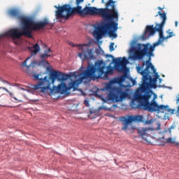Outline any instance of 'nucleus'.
Here are the masks:
<instances>
[{
  "label": "nucleus",
  "mask_w": 179,
  "mask_h": 179,
  "mask_svg": "<svg viewBox=\"0 0 179 179\" xmlns=\"http://www.w3.org/2000/svg\"><path fill=\"white\" fill-rule=\"evenodd\" d=\"M85 2V0H76V7H71L69 4H64L62 6H55V8L57 9L55 11V17L57 20L65 19L68 20L71 16H75V15H79L83 17L85 16H99L102 17L106 23H103L102 25H98L95 27L94 34L96 36L97 38H101L103 34H106L108 31L110 37L116 38L117 34L114 31L118 30V23L114 22H118L120 15L118 14V10H117V1L114 0H108L105 8H97L96 7L86 6L82 9L80 3Z\"/></svg>",
  "instance_id": "1"
},
{
  "label": "nucleus",
  "mask_w": 179,
  "mask_h": 179,
  "mask_svg": "<svg viewBox=\"0 0 179 179\" xmlns=\"http://www.w3.org/2000/svg\"><path fill=\"white\" fill-rule=\"evenodd\" d=\"M160 16L162 19L160 24H157L155 27L153 25H148L146 27L144 34L142 35V39L146 40L148 38V33L149 36H153L156 31L159 33V38L158 41L153 45L150 43H136L133 42L130 48V52H132L131 59L133 61H142L144 57H153V52L156 49V47L159 44H162L164 41V38L163 37V27L166 24V20H167V17L166 16V13H162L160 11L155 15V17Z\"/></svg>",
  "instance_id": "2"
},
{
  "label": "nucleus",
  "mask_w": 179,
  "mask_h": 179,
  "mask_svg": "<svg viewBox=\"0 0 179 179\" xmlns=\"http://www.w3.org/2000/svg\"><path fill=\"white\" fill-rule=\"evenodd\" d=\"M45 26H50V29H52V24L50 22L48 19L45 18L43 21L37 22L35 24H22V27L21 31L19 29L15 28L8 31L4 36H8L13 40L15 44H19V41L16 40H20L22 38V36L28 37L29 38H33V35H31V31L36 30H43Z\"/></svg>",
  "instance_id": "3"
},
{
  "label": "nucleus",
  "mask_w": 179,
  "mask_h": 179,
  "mask_svg": "<svg viewBox=\"0 0 179 179\" xmlns=\"http://www.w3.org/2000/svg\"><path fill=\"white\" fill-rule=\"evenodd\" d=\"M33 78L39 82L33 86L34 90H39L41 93H47L48 90L52 92L51 84L54 85L55 80L64 82L71 78V75L63 73L61 71H53L50 72V77L45 76L43 78L41 74H34Z\"/></svg>",
  "instance_id": "4"
},
{
  "label": "nucleus",
  "mask_w": 179,
  "mask_h": 179,
  "mask_svg": "<svg viewBox=\"0 0 179 179\" xmlns=\"http://www.w3.org/2000/svg\"><path fill=\"white\" fill-rule=\"evenodd\" d=\"M106 69V65L102 62L95 63V66H91L86 71H83V74L80 80L83 79H88V78H92L94 76V73H98V78L107 80L108 79V74L112 75L113 73L114 69L110 66L107 67V71H104Z\"/></svg>",
  "instance_id": "5"
},
{
  "label": "nucleus",
  "mask_w": 179,
  "mask_h": 179,
  "mask_svg": "<svg viewBox=\"0 0 179 179\" xmlns=\"http://www.w3.org/2000/svg\"><path fill=\"white\" fill-rule=\"evenodd\" d=\"M108 92V99L113 103H120L125 100L128 97V93L122 90V88L120 87H115L113 85L112 83H108L106 85V87L103 89Z\"/></svg>",
  "instance_id": "6"
},
{
  "label": "nucleus",
  "mask_w": 179,
  "mask_h": 179,
  "mask_svg": "<svg viewBox=\"0 0 179 179\" xmlns=\"http://www.w3.org/2000/svg\"><path fill=\"white\" fill-rule=\"evenodd\" d=\"M152 94H153L152 90L146 91L143 94V99L144 100V103H143V110L153 113V111H157V110H166V108L169 107V105H157V103L155 101V99L152 100V103H150L149 100L150 99V97H152Z\"/></svg>",
  "instance_id": "7"
},
{
  "label": "nucleus",
  "mask_w": 179,
  "mask_h": 179,
  "mask_svg": "<svg viewBox=\"0 0 179 179\" xmlns=\"http://www.w3.org/2000/svg\"><path fill=\"white\" fill-rule=\"evenodd\" d=\"M71 47H78V50H81V52L78 53L80 59L86 61V59H94V49L90 48V43L87 44H74L70 43Z\"/></svg>",
  "instance_id": "8"
},
{
  "label": "nucleus",
  "mask_w": 179,
  "mask_h": 179,
  "mask_svg": "<svg viewBox=\"0 0 179 179\" xmlns=\"http://www.w3.org/2000/svg\"><path fill=\"white\" fill-rule=\"evenodd\" d=\"M8 14L11 17H15V19L20 20V22H21L22 24H30L37 23V22H36L33 21V20L23 16V15L20 13V11L16 8H11L8 10Z\"/></svg>",
  "instance_id": "9"
},
{
  "label": "nucleus",
  "mask_w": 179,
  "mask_h": 179,
  "mask_svg": "<svg viewBox=\"0 0 179 179\" xmlns=\"http://www.w3.org/2000/svg\"><path fill=\"white\" fill-rule=\"evenodd\" d=\"M149 57L148 60L147 61H143L141 66H138L136 67V70L138 73H141L142 75L143 78V76H145L148 73H152L150 72V69H152V71H156V68H155V66L152 64V62H150V60L152 59L150 57L152 56H148Z\"/></svg>",
  "instance_id": "10"
},
{
  "label": "nucleus",
  "mask_w": 179,
  "mask_h": 179,
  "mask_svg": "<svg viewBox=\"0 0 179 179\" xmlns=\"http://www.w3.org/2000/svg\"><path fill=\"white\" fill-rule=\"evenodd\" d=\"M83 76V73L80 76L79 80H75L69 84V87L65 84V83H62L57 87V91L61 94H65L66 92H69L71 89H74V90L78 87L79 85V82H83L85 79L80 80L81 78Z\"/></svg>",
  "instance_id": "11"
},
{
  "label": "nucleus",
  "mask_w": 179,
  "mask_h": 179,
  "mask_svg": "<svg viewBox=\"0 0 179 179\" xmlns=\"http://www.w3.org/2000/svg\"><path fill=\"white\" fill-rule=\"evenodd\" d=\"M120 121L124 124V127H122L123 131L128 129V126L131 122H143V115H129L127 117H122Z\"/></svg>",
  "instance_id": "12"
},
{
  "label": "nucleus",
  "mask_w": 179,
  "mask_h": 179,
  "mask_svg": "<svg viewBox=\"0 0 179 179\" xmlns=\"http://www.w3.org/2000/svg\"><path fill=\"white\" fill-rule=\"evenodd\" d=\"M150 74L151 73H148L142 78V84L140 87V89L143 93H146V92L148 91V86H150V85H155V83L157 82V78L155 77L154 78H152Z\"/></svg>",
  "instance_id": "13"
},
{
  "label": "nucleus",
  "mask_w": 179,
  "mask_h": 179,
  "mask_svg": "<svg viewBox=\"0 0 179 179\" xmlns=\"http://www.w3.org/2000/svg\"><path fill=\"white\" fill-rule=\"evenodd\" d=\"M29 50L31 52V56L22 62V66H26L27 69L34 68V66L36 65V62H31L30 64L27 65V61H29L33 55H37V54L40 52V45H38V43L34 44L32 47H29Z\"/></svg>",
  "instance_id": "14"
},
{
  "label": "nucleus",
  "mask_w": 179,
  "mask_h": 179,
  "mask_svg": "<svg viewBox=\"0 0 179 179\" xmlns=\"http://www.w3.org/2000/svg\"><path fill=\"white\" fill-rule=\"evenodd\" d=\"M144 101L143 94L141 93H136L134 98L131 101V106L132 108H142L143 110V104Z\"/></svg>",
  "instance_id": "15"
},
{
  "label": "nucleus",
  "mask_w": 179,
  "mask_h": 179,
  "mask_svg": "<svg viewBox=\"0 0 179 179\" xmlns=\"http://www.w3.org/2000/svg\"><path fill=\"white\" fill-rule=\"evenodd\" d=\"M138 134L143 141L145 142H149V138H150V135L152 134V130L149 128H139L137 130Z\"/></svg>",
  "instance_id": "16"
},
{
  "label": "nucleus",
  "mask_w": 179,
  "mask_h": 179,
  "mask_svg": "<svg viewBox=\"0 0 179 179\" xmlns=\"http://www.w3.org/2000/svg\"><path fill=\"white\" fill-rule=\"evenodd\" d=\"M113 62L115 64V68L117 71H122V68H125L127 66V64H128V60L127 58L121 57L116 58L113 59Z\"/></svg>",
  "instance_id": "17"
},
{
  "label": "nucleus",
  "mask_w": 179,
  "mask_h": 179,
  "mask_svg": "<svg viewBox=\"0 0 179 179\" xmlns=\"http://www.w3.org/2000/svg\"><path fill=\"white\" fill-rule=\"evenodd\" d=\"M45 54H42L41 55V64H46V65H48V62L46 61L47 58L51 57V55H50V52H52V51L51 50V48H48L46 49L44 51Z\"/></svg>",
  "instance_id": "18"
},
{
  "label": "nucleus",
  "mask_w": 179,
  "mask_h": 179,
  "mask_svg": "<svg viewBox=\"0 0 179 179\" xmlns=\"http://www.w3.org/2000/svg\"><path fill=\"white\" fill-rule=\"evenodd\" d=\"M159 142H160V145L162 146H165L166 143H171L174 145V143H176V140L171 137L168 138L167 139H165L164 137H162L159 139Z\"/></svg>",
  "instance_id": "19"
},
{
  "label": "nucleus",
  "mask_w": 179,
  "mask_h": 179,
  "mask_svg": "<svg viewBox=\"0 0 179 179\" xmlns=\"http://www.w3.org/2000/svg\"><path fill=\"white\" fill-rule=\"evenodd\" d=\"M127 78H128V74L124 73V75L117 78V83H123V82H125V79H127Z\"/></svg>",
  "instance_id": "20"
},
{
  "label": "nucleus",
  "mask_w": 179,
  "mask_h": 179,
  "mask_svg": "<svg viewBox=\"0 0 179 179\" xmlns=\"http://www.w3.org/2000/svg\"><path fill=\"white\" fill-rule=\"evenodd\" d=\"M1 89H3V90H5V92H6V93H8L9 96L12 99H14V100H15V101H19V100L17 99L16 97H15V94H13V93L10 92L8 89H6V87H1Z\"/></svg>",
  "instance_id": "21"
},
{
  "label": "nucleus",
  "mask_w": 179,
  "mask_h": 179,
  "mask_svg": "<svg viewBox=\"0 0 179 179\" xmlns=\"http://www.w3.org/2000/svg\"><path fill=\"white\" fill-rule=\"evenodd\" d=\"M170 29H169V31H167V33H168V36H166V37H164V35H163V38H164V41L165 40H167L168 38H171V37H173L174 35V32L173 31H171Z\"/></svg>",
  "instance_id": "22"
},
{
  "label": "nucleus",
  "mask_w": 179,
  "mask_h": 179,
  "mask_svg": "<svg viewBox=\"0 0 179 179\" xmlns=\"http://www.w3.org/2000/svg\"><path fill=\"white\" fill-rule=\"evenodd\" d=\"M162 110H165V111H168V114H170L171 115H173V114H174L176 110L174 109H171L169 108V106L167 108H166V109H162Z\"/></svg>",
  "instance_id": "23"
},
{
  "label": "nucleus",
  "mask_w": 179,
  "mask_h": 179,
  "mask_svg": "<svg viewBox=\"0 0 179 179\" xmlns=\"http://www.w3.org/2000/svg\"><path fill=\"white\" fill-rule=\"evenodd\" d=\"M95 52L97 54V55H100L101 54L104 53V51H103V49H101L100 47L96 49Z\"/></svg>",
  "instance_id": "24"
},
{
  "label": "nucleus",
  "mask_w": 179,
  "mask_h": 179,
  "mask_svg": "<svg viewBox=\"0 0 179 179\" xmlns=\"http://www.w3.org/2000/svg\"><path fill=\"white\" fill-rule=\"evenodd\" d=\"M0 82H2L3 83H6V85H10V83L9 81L5 80L3 78L0 77Z\"/></svg>",
  "instance_id": "25"
},
{
  "label": "nucleus",
  "mask_w": 179,
  "mask_h": 179,
  "mask_svg": "<svg viewBox=\"0 0 179 179\" xmlns=\"http://www.w3.org/2000/svg\"><path fill=\"white\" fill-rule=\"evenodd\" d=\"M114 45H115L114 43H110V46H109V50L110 52L114 51Z\"/></svg>",
  "instance_id": "26"
},
{
  "label": "nucleus",
  "mask_w": 179,
  "mask_h": 179,
  "mask_svg": "<svg viewBox=\"0 0 179 179\" xmlns=\"http://www.w3.org/2000/svg\"><path fill=\"white\" fill-rule=\"evenodd\" d=\"M152 71L153 73L155 74V78H157V79H159L160 76H159L157 72H156V71H157L156 69H155V70H152Z\"/></svg>",
  "instance_id": "27"
},
{
  "label": "nucleus",
  "mask_w": 179,
  "mask_h": 179,
  "mask_svg": "<svg viewBox=\"0 0 179 179\" xmlns=\"http://www.w3.org/2000/svg\"><path fill=\"white\" fill-rule=\"evenodd\" d=\"M174 146H176V148H178V149H179V142L175 141Z\"/></svg>",
  "instance_id": "28"
},
{
  "label": "nucleus",
  "mask_w": 179,
  "mask_h": 179,
  "mask_svg": "<svg viewBox=\"0 0 179 179\" xmlns=\"http://www.w3.org/2000/svg\"><path fill=\"white\" fill-rule=\"evenodd\" d=\"M84 104L87 106V107H89V101L85 100L84 101Z\"/></svg>",
  "instance_id": "29"
},
{
  "label": "nucleus",
  "mask_w": 179,
  "mask_h": 179,
  "mask_svg": "<svg viewBox=\"0 0 179 179\" xmlns=\"http://www.w3.org/2000/svg\"><path fill=\"white\" fill-rule=\"evenodd\" d=\"M152 121L151 120L145 121V124H152Z\"/></svg>",
  "instance_id": "30"
},
{
  "label": "nucleus",
  "mask_w": 179,
  "mask_h": 179,
  "mask_svg": "<svg viewBox=\"0 0 179 179\" xmlns=\"http://www.w3.org/2000/svg\"><path fill=\"white\" fill-rule=\"evenodd\" d=\"M132 83H133V86H135V85H136V80H133Z\"/></svg>",
  "instance_id": "31"
},
{
  "label": "nucleus",
  "mask_w": 179,
  "mask_h": 179,
  "mask_svg": "<svg viewBox=\"0 0 179 179\" xmlns=\"http://www.w3.org/2000/svg\"><path fill=\"white\" fill-rule=\"evenodd\" d=\"M157 125H158L157 129H160V127H161L160 123H158Z\"/></svg>",
  "instance_id": "32"
},
{
  "label": "nucleus",
  "mask_w": 179,
  "mask_h": 179,
  "mask_svg": "<svg viewBox=\"0 0 179 179\" xmlns=\"http://www.w3.org/2000/svg\"><path fill=\"white\" fill-rule=\"evenodd\" d=\"M101 3H106V5H107V3H106V1H104V0H101Z\"/></svg>",
  "instance_id": "33"
},
{
  "label": "nucleus",
  "mask_w": 179,
  "mask_h": 179,
  "mask_svg": "<svg viewBox=\"0 0 179 179\" xmlns=\"http://www.w3.org/2000/svg\"><path fill=\"white\" fill-rule=\"evenodd\" d=\"M178 24V22L177 21L175 22V26H176V27H177Z\"/></svg>",
  "instance_id": "34"
},
{
  "label": "nucleus",
  "mask_w": 179,
  "mask_h": 179,
  "mask_svg": "<svg viewBox=\"0 0 179 179\" xmlns=\"http://www.w3.org/2000/svg\"><path fill=\"white\" fill-rule=\"evenodd\" d=\"M159 10H163V8L162 7H158Z\"/></svg>",
  "instance_id": "35"
},
{
  "label": "nucleus",
  "mask_w": 179,
  "mask_h": 179,
  "mask_svg": "<svg viewBox=\"0 0 179 179\" xmlns=\"http://www.w3.org/2000/svg\"><path fill=\"white\" fill-rule=\"evenodd\" d=\"M178 103H179V98H178V99H176V103L178 104Z\"/></svg>",
  "instance_id": "36"
},
{
  "label": "nucleus",
  "mask_w": 179,
  "mask_h": 179,
  "mask_svg": "<svg viewBox=\"0 0 179 179\" xmlns=\"http://www.w3.org/2000/svg\"><path fill=\"white\" fill-rule=\"evenodd\" d=\"M170 129H174V126H171V127H170Z\"/></svg>",
  "instance_id": "37"
},
{
  "label": "nucleus",
  "mask_w": 179,
  "mask_h": 179,
  "mask_svg": "<svg viewBox=\"0 0 179 179\" xmlns=\"http://www.w3.org/2000/svg\"><path fill=\"white\" fill-rule=\"evenodd\" d=\"M38 43H43L41 41H38Z\"/></svg>",
  "instance_id": "38"
},
{
  "label": "nucleus",
  "mask_w": 179,
  "mask_h": 179,
  "mask_svg": "<svg viewBox=\"0 0 179 179\" xmlns=\"http://www.w3.org/2000/svg\"><path fill=\"white\" fill-rule=\"evenodd\" d=\"M45 47H47V45H45Z\"/></svg>",
  "instance_id": "39"
},
{
  "label": "nucleus",
  "mask_w": 179,
  "mask_h": 179,
  "mask_svg": "<svg viewBox=\"0 0 179 179\" xmlns=\"http://www.w3.org/2000/svg\"><path fill=\"white\" fill-rule=\"evenodd\" d=\"M0 89H2V87H0Z\"/></svg>",
  "instance_id": "40"
},
{
  "label": "nucleus",
  "mask_w": 179,
  "mask_h": 179,
  "mask_svg": "<svg viewBox=\"0 0 179 179\" xmlns=\"http://www.w3.org/2000/svg\"><path fill=\"white\" fill-rule=\"evenodd\" d=\"M0 38H1V36H0Z\"/></svg>",
  "instance_id": "41"
}]
</instances>
